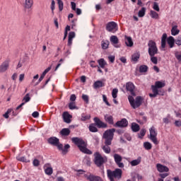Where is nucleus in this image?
Here are the masks:
<instances>
[{"mask_svg":"<svg viewBox=\"0 0 181 181\" xmlns=\"http://www.w3.org/2000/svg\"><path fill=\"white\" fill-rule=\"evenodd\" d=\"M114 132H115V129H110L105 132L103 134V138L105 139V146H102L103 151L105 153H111V145L112 139H114Z\"/></svg>","mask_w":181,"mask_h":181,"instance_id":"obj_1","label":"nucleus"},{"mask_svg":"<svg viewBox=\"0 0 181 181\" xmlns=\"http://www.w3.org/2000/svg\"><path fill=\"white\" fill-rule=\"evenodd\" d=\"M73 144L78 146L79 151L83 153H88V155H91L93 152L87 148V142H86L83 139L78 137H73L71 139Z\"/></svg>","mask_w":181,"mask_h":181,"instance_id":"obj_2","label":"nucleus"},{"mask_svg":"<svg viewBox=\"0 0 181 181\" xmlns=\"http://www.w3.org/2000/svg\"><path fill=\"white\" fill-rule=\"evenodd\" d=\"M94 156L95 165H96L98 168H101V166H103V165L107 162V157L101 156V154L98 152L95 153Z\"/></svg>","mask_w":181,"mask_h":181,"instance_id":"obj_3","label":"nucleus"},{"mask_svg":"<svg viewBox=\"0 0 181 181\" xmlns=\"http://www.w3.org/2000/svg\"><path fill=\"white\" fill-rule=\"evenodd\" d=\"M129 102L132 107L135 110V108H138V107H141V104H142V97L137 96L136 100L134 99V97L129 95L128 97Z\"/></svg>","mask_w":181,"mask_h":181,"instance_id":"obj_4","label":"nucleus"},{"mask_svg":"<svg viewBox=\"0 0 181 181\" xmlns=\"http://www.w3.org/2000/svg\"><path fill=\"white\" fill-rule=\"evenodd\" d=\"M148 46L149 56H155V54H158V47H156V42L153 40H149Z\"/></svg>","mask_w":181,"mask_h":181,"instance_id":"obj_5","label":"nucleus"},{"mask_svg":"<svg viewBox=\"0 0 181 181\" xmlns=\"http://www.w3.org/2000/svg\"><path fill=\"white\" fill-rule=\"evenodd\" d=\"M149 131L151 141H152V142H153L155 145H158L159 142L158 141V139L156 138V136H158V132H156V129L155 128V127L153 126L151 128H150Z\"/></svg>","mask_w":181,"mask_h":181,"instance_id":"obj_6","label":"nucleus"},{"mask_svg":"<svg viewBox=\"0 0 181 181\" xmlns=\"http://www.w3.org/2000/svg\"><path fill=\"white\" fill-rule=\"evenodd\" d=\"M106 30L107 32H111L112 33H115L118 30V24L114 21H111L107 23Z\"/></svg>","mask_w":181,"mask_h":181,"instance_id":"obj_7","label":"nucleus"},{"mask_svg":"<svg viewBox=\"0 0 181 181\" xmlns=\"http://www.w3.org/2000/svg\"><path fill=\"white\" fill-rule=\"evenodd\" d=\"M113 157L118 168H124L125 165H124V163H122V156H121L119 154L115 153Z\"/></svg>","mask_w":181,"mask_h":181,"instance_id":"obj_8","label":"nucleus"},{"mask_svg":"<svg viewBox=\"0 0 181 181\" xmlns=\"http://www.w3.org/2000/svg\"><path fill=\"white\" fill-rule=\"evenodd\" d=\"M84 177L88 181H103L100 177L93 174H85Z\"/></svg>","mask_w":181,"mask_h":181,"instance_id":"obj_9","label":"nucleus"},{"mask_svg":"<svg viewBox=\"0 0 181 181\" xmlns=\"http://www.w3.org/2000/svg\"><path fill=\"white\" fill-rule=\"evenodd\" d=\"M110 40L114 47H116L117 49L121 47V45H118V43H119V40L117 35H112Z\"/></svg>","mask_w":181,"mask_h":181,"instance_id":"obj_10","label":"nucleus"},{"mask_svg":"<svg viewBox=\"0 0 181 181\" xmlns=\"http://www.w3.org/2000/svg\"><path fill=\"white\" fill-rule=\"evenodd\" d=\"M115 127H118L119 128H125L128 127V120L127 119H122L120 121H117Z\"/></svg>","mask_w":181,"mask_h":181,"instance_id":"obj_11","label":"nucleus"},{"mask_svg":"<svg viewBox=\"0 0 181 181\" xmlns=\"http://www.w3.org/2000/svg\"><path fill=\"white\" fill-rule=\"evenodd\" d=\"M93 120L98 128H107V124L101 121L100 118L94 117Z\"/></svg>","mask_w":181,"mask_h":181,"instance_id":"obj_12","label":"nucleus"},{"mask_svg":"<svg viewBox=\"0 0 181 181\" xmlns=\"http://www.w3.org/2000/svg\"><path fill=\"white\" fill-rule=\"evenodd\" d=\"M156 169L158 172L160 173H163V172H169V168L166 167L165 165H163L160 163L156 164Z\"/></svg>","mask_w":181,"mask_h":181,"instance_id":"obj_13","label":"nucleus"},{"mask_svg":"<svg viewBox=\"0 0 181 181\" xmlns=\"http://www.w3.org/2000/svg\"><path fill=\"white\" fill-rule=\"evenodd\" d=\"M9 69V61H4L0 65V73H5Z\"/></svg>","mask_w":181,"mask_h":181,"instance_id":"obj_14","label":"nucleus"},{"mask_svg":"<svg viewBox=\"0 0 181 181\" xmlns=\"http://www.w3.org/2000/svg\"><path fill=\"white\" fill-rule=\"evenodd\" d=\"M62 117L64 122L66 124H70V122H71V118H73V117L69 114V112H64L62 115Z\"/></svg>","mask_w":181,"mask_h":181,"instance_id":"obj_15","label":"nucleus"},{"mask_svg":"<svg viewBox=\"0 0 181 181\" xmlns=\"http://www.w3.org/2000/svg\"><path fill=\"white\" fill-rule=\"evenodd\" d=\"M48 144H50V145H53V146H57L59 144H60L59 139L57 137H50L48 139Z\"/></svg>","mask_w":181,"mask_h":181,"instance_id":"obj_16","label":"nucleus"},{"mask_svg":"<svg viewBox=\"0 0 181 181\" xmlns=\"http://www.w3.org/2000/svg\"><path fill=\"white\" fill-rule=\"evenodd\" d=\"M126 88L127 91H129V93H131V94H132L133 95L135 94L134 93V90H135V86L134 85V83H132V82L127 83Z\"/></svg>","mask_w":181,"mask_h":181,"instance_id":"obj_17","label":"nucleus"},{"mask_svg":"<svg viewBox=\"0 0 181 181\" xmlns=\"http://www.w3.org/2000/svg\"><path fill=\"white\" fill-rule=\"evenodd\" d=\"M124 42L126 46L128 47H132L134 46V42L132 41V37H128L127 35L124 36Z\"/></svg>","mask_w":181,"mask_h":181,"instance_id":"obj_18","label":"nucleus"},{"mask_svg":"<svg viewBox=\"0 0 181 181\" xmlns=\"http://www.w3.org/2000/svg\"><path fill=\"white\" fill-rule=\"evenodd\" d=\"M166 84L165 83V81H156L155 86H152L151 88H156V90H158V88H163V87H165Z\"/></svg>","mask_w":181,"mask_h":181,"instance_id":"obj_19","label":"nucleus"},{"mask_svg":"<svg viewBox=\"0 0 181 181\" xmlns=\"http://www.w3.org/2000/svg\"><path fill=\"white\" fill-rule=\"evenodd\" d=\"M105 83L103 81H96L93 83V88L97 90V88H101V87H105Z\"/></svg>","mask_w":181,"mask_h":181,"instance_id":"obj_20","label":"nucleus"},{"mask_svg":"<svg viewBox=\"0 0 181 181\" xmlns=\"http://www.w3.org/2000/svg\"><path fill=\"white\" fill-rule=\"evenodd\" d=\"M70 129L64 128L60 131L59 134L62 136V138H64L66 136H69V135H70Z\"/></svg>","mask_w":181,"mask_h":181,"instance_id":"obj_21","label":"nucleus"},{"mask_svg":"<svg viewBox=\"0 0 181 181\" xmlns=\"http://www.w3.org/2000/svg\"><path fill=\"white\" fill-rule=\"evenodd\" d=\"M166 39H168V35L166 33L163 34L161 37V49L166 47Z\"/></svg>","mask_w":181,"mask_h":181,"instance_id":"obj_22","label":"nucleus"},{"mask_svg":"<svg viewBox=\"0 0 181 181\" xmlns=\"http://www.w3.org/2000/svg\"><path fill=\"white\" fill-rule=\"evenodd\" d=\"M105 121H106V122H108L110 125H114V117H112V115H105Z\"/></svg>","mask_w":181,"mask_h":181,"instance_id":"obj_23","label":"nucleus"},{"mask_svg":"<svg viewBox=\"0 0 181 181\" xmlns=\"http://www.w3.org/2000/svg\"><path fill=\"white\" fill-rule=\"evenodd\" d=\"M167 43L169 45V47L172 49L175 46V37L170 36L167 38Z\"/></svg>","mask_w":181,"mask_h":181,"instance_id":"obj_24","label":"nucleus"},{"mask_svg":"<svg viewBox=\"0 0 181 181\" xmlns=\"http://www.w3.org/2000/svg\"><path fill=\"white\" fill-rule=\"evenodd\" d=\"M141 160H142V158L138 157L137 159L132 160L130 162V165L131 166H138V165L141 163Z\"/></svg>","mask_w":181,"mask_h":181,"instance_id":"obj_25","label":"nucleus"},{"mask_svg":"<svg viewBox=\"0 0 181 181\" xmlns=\"http://www.w3.org/2000/svg\"><path fill=\"white\" fill-rule=\"evenodd\" d=\"M178 33H180V30L177 28V25H173L171 29V35L177 36Z\"/></svg>","mask_w":181,"mask_h":181,"instance_id":"obj_26","label":"nucleus"},{"mask_svg":"<svg viewBox=\"0 0 181 181\" xmlns=\"http://www.w3.org/2000/svg\"><path fill=\"white\" fill-rule=\"evenodd\" d=\"M108 46H110V41H108L107 40H102L101 47L103 50H107Z\"/></svg>","mask_w":181,"mask_h":181,"instance_id":"obj_27","label":"nucleus"},{"mask_svg":"<svg viewBox=\"0 0 181 181\" xmlns=\"http://www.w3.org/2000/svg\"><path fill=\"white\" fill-rule=\"evenodd\" d=\"M45 174L50 176L53 174V168L52 167H47V165L44 166Z\"/></svg>","mask_w":181,"mask_h":181,"instance_id":"obj_28","label":"nucleus"},{"mask_svg":"<svg viewBox=\"0 0 181 181\" xmlns=\"http://www.w3.org/2000/svg\"><path fill=\"white\" fill-rule=\"evenodd\" d=\"M33 6V0H25V9H30Z\"/></svg>","mask_w":181,"mask_h":181,"instance_id":"obj_29","label":"nucleus"},{"mask_svg":"<svg viewBox=\"0 0 181 181\" xmlns=\"http://www.w3.org/2000/svg\"><path fill=\"white\" fill-rule=\"evenodd\" d=\"M152 91L153 93H149V97H151V98H155V97L159 94V90L156 89V88H152Z\"/></svg>","mask_w":181,"mask_h":181,"instance_id":"obj_30","label":"nucleus"},{"mask_svg":"<svg viewBox=\"0 0 181 181\" xmlns=\"http://www.w3.org/2000/svg\"><path fill=\"white\" fill-rule=\"evenodd\" d=\"M98 63L100 67H101V69H104L105 67V66H107V62H105V60L103 58L98 59Z\"/></svg>","mask_w":181,"mask_h":181,"instance_id":"obj_31","label":"nucleus"},{"mask_svg":"<svg viewBox=\"0 0 181 181\" xmlns=\"http://www.w3.org/2000/svg\"><path fill=\"white\" fill-rule=\"evenodd\" d=\"M150 16L153 18V19H159V14L158 13H156V11L151 10L150 11Z\"/></svg>","mask_w":181,"mask_h":181,"instance_id":"obj_32","label":"nucleus"},{"mask_svg":"<svg viewBox=\"0 0 181 181\" xmlns=\"http://www.w3.org/2000/svg\"><path fill=\"white\" fill-rule=\"evenodd\" d=\"M132 129L133 132H138V131H139V129H140L139 124H138L136 123H132Z\"/></svg>","mask_w":181,"mask_h":181,"instance_id":"obj_33","label":"nucleus"},{"mask_svg":"<svg viewBox=\"0 0 181 181\" xmlns=\"http://www.w3.org/2000/svg\"><path fill=\"white\" fill-rule=\"evenodd\" d=\"M145 12H146V8L145 7H142L141 9L139 11V17L144 18V16H145Z\"/></svg>","mask_w":181,"mask_h":181,"instance_id":"obj_34","label":"nucleus"},{"mask_svg":"<svg viewBox=\"0 0 181 181\" xmlns=\"http://www.w3.org/2000/svg\"><path fill=\"white\" fill-rule=\"evenodd\" d=\"M139 57H141V54L139 53H135L132 56V62H138Z\"/></svg>","mask_w":181,"mask_h":181,"instance_id":"obj_35","label":"nucleus"},{"mask_svg":"<svg viewBox=\"0 0 181 181\" xmlns=\"http://www.w3.org/2000/svg\"><path fill=\"white\" fill-rule=\"evenodd\" d=\"M91 118V116L90 115H87L86 113H83L81 115V121H88V119H90Z\"/></svg>","mask_w":181,"mask_h":181,"instance_id":"obj_36","label":"nucleus"},{"mask_svg":"<svg viewBox=\"0 0 181 181\" xmlns=\"http://www.w3.org/2000/svg\"><path fill=\"white\" fill-rule=\"evenodd\" d=\"M89 131L90 132H98V129L95 127V125L94 124H91L89 126Z\"/></svg>","mask_w":181,"mask_h":181,"instance_id":"obj_37","label":"nucleus"},{"mask_svg":"<svg viewBox=\"0 0 181 181\" xmlns=\"http://www.w3.org/2000/svg\"><path fill=\"white\" fill-rule=\"evenodd\" d=\"M144 146L146 151H150V149H152V144L148 141L144 143Z\"/></svg>","mask_w":181,"mask_h":181,"instance_id":"obj_38","label":"nucleus"},{"mask_svg":"<svg viewBox=\"0 0 181 181\" xmlns=\"http://www.w3.org/2000/svg\"><path fill=\"white\" fill-rule=\"evenodd\" d=\"M140 73H146L148 71V66L146 65H141L139 67Z\"/></svg>","mask_w":181,"mask_h":181,"instance_id":"obj_39","label":"nucleus"},{"mask_svg":"<svg viewBox=\"0 0 181 181\" xmlns=\"http://www.w3.org/2000/svg\"><path fill=\"white\" fill-rule=\"evenodd\" d=\"M23 101H24V102H23V103H25V104H26V103H29V102L30 101V94L27 93V94L24 96V98H23Z\"/></svg>","mask_w":181,"mask_h":181,"instance_id":"obj_40","label":"nucleus"},{"mask_svg":"<svg viewBox=\"0 0 181 181\" xmlns=\"http://www.w3.org/2000/svg\"><path fill=\"white\" fill-rule=\"evenodd\" d=\"M153 9H154V11H156V12H159L160 11V8H159V4L156 2H153Z\"/></svg>","mask_w":181,"mask_h":181,"instance_id":"obj_41","label":"nucleus"},{"mask_svg":"<svg viewBox=\"0 0 181 181\" xmlns=\"http://www.w3.org/2000/svg\"><path fill=\"white\" fill-rule=\"evenodd\" d=\"M118 95V89L114 88L112 92V95L114 99L117 98Z\"/></svg>","mask_w":181,"mask_h":181,"instance_id":"obj_42","label":"nucleus"},{"mask_svg":"<svg viewBox=\"0 0 181 181\" xmlns=\"http://www.w3.org/2000/svg\"><path fill=\"white\" fill-rule=\"evenodd\" d=\"M69 149H70V145L69 144H66L64 147L62 149V153H66L69 152Z\"/></svg>","mask_w":181,"mask_h":181,"instance_id":"obj_43","label":"nucleus"},{"mask_svg":"<svg viewBox=\"0 0 181 181\" xmlns=\"http://www.w3.org/2000/svg\"><path fill=\"white\" fill-rule=\"evenodd\" d=\"M57 2L59 5V10L60 11V12H62V11H63V6H64L63 1L57 0Z\"/></svg>","mask_w":181,"mask_h":181,"instance_id":"obj_44","label":"nucleus"},{"mask_svg":"<svg viewBox=\"0 0 181 181\" xmlns=\"http://www.w3.org/2000/svg\"><path fill=\"white\" fill-rule=\"evenodd\" d=\"M69 110H76V108H77V107H76V103L74 102L69 103Z\"/></svg>","mask_w":181,"mask_h":181,"instance_id":"obj_45","label":"nucleus"},{"mask_svg":"<svg viewBox=\"0 0 181 181\" xmlns=\"http://www.w3.org/2000/svg\"><path fill=\"white\" fill-rule=\"evenodd\" d=\"M151 57V62L153 63V64H158V57L155 56H150Z\"/></svg>","mask_w":181,"mask_h":181,"instance_id":"obj_46","label":"nucleus"},{"mask_svg":"<svg viewBox=\"0 0 181 181\" xmlns=\"http://www.w3.org/2000/svg\"><path fill=\"white\" fill-rule=\"evenodd\" d=\"M103 98L104 103H105V104L107 105L108 107H111V105L108 102V100H107V96L105 95H103Z\"/></svg>","mask_w":181,"mask_h":181,"instance_id":"obj_47","label":"nucleus"},{"mask_svg":"<svg viewBox=\"0 0 181 181\" xmlns=\"http://www.w3.org/2000/svg\"><path fill=\"white\" fill-rule=\"evenodd\" d=\"M33 166L37 167L40 165V161H39V160L35 158V159H34V160L33 162Z\"/></svg>","mask_w":181,"mask_h":181,"instance_id":"obj_48","label":"nucleus"},{"mask_svg":"<svg viewBox=\"0 0 181 181\" xmlns=\"http://www.w3.org/2000/svg\"><path fill=\"white\" fill-rule=\"evenodd\" d=\"M146 134V130L145 129H143L140 131L139 134L141 136H139V138H143V136H145V134Z\"/></svg>","mask_w":181,"mask_h":181,"instance_id":"obj_49","label":"nucleus"},{"mask_svg":"<svg viewBox=\"0 0 181 181\" xmlns=\"http://www.w3.org/2000/svg\"><path fill=\"white\" fill-rule=\"evenodd\" d=\"M82 99L83 100V101H85V103H86V104H88V95H82Z\"/></svg>","mask_w":181,"mask_h":181,"instance_id":"obj_50","label":"nucleus"},{"mask_svg":"<svg viewBox=\"0 0 181 181\" xmlns=\"http://www.w3.org/2000/svg\"><path fill=\"white\" fill-rule=\"evenodd\" d=\"M76 37V33L74 32H70L69 34V39H74Z\"/></svg>","mask_w":181,"mask_h":181,"instance_id":"obj_51","label":"nucleus"},{"mask_svg":"<svg viewBox=\"0 0 181 181\" xmlns=\"http://www.w3.org/2000/svg\"><path fill=\"white\" fill-rule=\"evenodd\" d=\"M168 176H169V173H162V174H160V177L161 178H159V179H163H163H165V177H168Z\"/></svg>","mask_w":181,"mask_h":181,"instance_id":"obj_52","label":"nucleus"},{"mask_svg":"<svg viewBox=\"0 0 181 181\" xmlns=\"http://www.w3.org/2000/svg\"><path fill=\"white\" fill-rule=\"evenodd\" d=\"M90 67H93V68L98 67V66L95 62V61H90Z\"/></svg>","mask_w":181,"mask_h":181,"instance_id":"obj_53","label":"nucleus"},{"mask_svg":"<svg viewBox=\"0 0 181 181\" xmlns=\"http://www.w3.org/2000/svg\"><path fill=\"white\" fill-rule=\"evenodd\" d=\"M108 60L110 63H114V62H115V56H109Z\"/></svg>","mask_w":181,"mask_h":181,"instance_id":"obj_54","label":"nucleus"},{"mask_svg":"<svg viewBox=\"0 0 181 181\" xmlns=\"http://www.w3.org/2000/svg\"><path fill=\"white\" fill-rule=\"evenodd\" d=\"M56 5V3L54 2V0H52V3H51V9L52 11V13L54 12V6Z\"/></svg>","mask_w":181,"mask_h":181,"instance_id":"obj_55","label":"nucleus"},{"mask_svg":"<svg viewBox=\"0 0 181 181\" xmlns=\"http://www.w3.org/2000/svg\"><path fill=\"white\" fill-rule=\"evenodd\" d=\"M49 70H52V66H49L48 68H47L42 73V74L44 76H46V74H47V72L49 71Z\"/></svg>","mask_w":181,"mask_h":181,"instance_id":"obj_56","label":"nucleus"},{"mask_svg":"<svg viewBox=\"0 0 181 181\" xmlns=\"http://www.w3.org/2000/svg\"><path fill=\"white\" fill-rule=\"evenodd\" d=\"M18 160H20V162H27L26 158L25 157H18Z\"/></svg>","mask_w":181,"mask_h":181,"instance_id":"obj_57","label":"nucleus"},{"mask_svg":"<svg viewBox=\"0 0 181 181\" xmlns=\"http://www.w3.org/2000/svg\"><path fill=\"white\" fill-rule=\"evenodd\" d=\"M175 127H181V121L180 120H175Z\"/></svg>","mask_w":181,"mask_h":181,"instance_id":"obj_58","label":"nucleus"},{"mask_svg":"<svg viewBox=\"0 0 181 181\" xmlns=\"http://www.w3.org/2000/svg\"><path fill=\"white\" fill-rule=\"evenodd\" d=\"M76 98L77 97H76V95L73 94L70 97V101H72V103H74V101L76 100Z\"/></svg>","mask_w":181,"mask_h":181,"instance_id":"obj_59","label":"nucleus"},{"mask_svg":"<svg viewBox=\"0 0 181 181\" xmlns=\"http://www.w3.org/2000/svg\"><path fill=\"white\" fill-rule=\"evenodd\" d=\"M71 9H72V11H76V3H74V2H73V1H71Z\"/></svg>","mask_w":181,"mask_h":181,"instance_id":"obj_60","label":"nucleus"},{"mask_svg":"<svg viewBox=\"0 0 181 181\" xmlns=\"http://www.w3.org/2000/svg\"><path fill=\"white\" fill-rule=\"evenodd\" d=\"M9 112H11V110H8L7 112L4 115V118H9Z\"/></svg>","mask_w":181,"mask_h":181,"instance_id":"obj_61","label":"nucleus"},{"mask_svg":"<svg viewBox=\"0 0 181 181\" xmlns=\"http://www.w3.org/2000/svg\"><path fill=\"white\" fill-rule=\"evenodd\" d=\"M25 78V74H21L19 76V81H23Z\"/></svg>","mask_w":181,"mask_h":181,"instance_id":"obj_62","label":"nucleus"},{"mask_svg":"<svg viewBox=\"0 0 181 181\" xmlns=\"http://www.w3.org/2000/svg\"><path fill=\"white\" fill-rule=\"evenodd\" d=\"M32 116L33 117V118H37V117H39V112H34Z\"/></svg>","mask_w":181,"mask_h":181,"instance_id":"obj_63","label":"nucleus"},{"mask_svg":"<svg viewBox=\"0 0 181 181\" xmlns=\"http://www.w3.org/2000/svg\"><path fill=\"white\" fill-rule=\"evenodd\" d=\"M120 62H122V63H127V58H125L124 57H122L119 59Z\"/></svg>","mask_w":181,"mask_h":181,"instance_id":"obj_64","label":"nucleus"}]
</instances>
